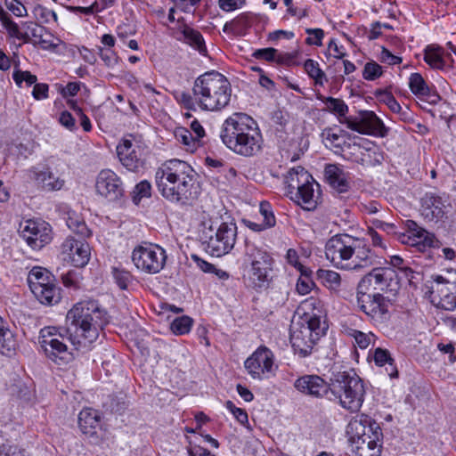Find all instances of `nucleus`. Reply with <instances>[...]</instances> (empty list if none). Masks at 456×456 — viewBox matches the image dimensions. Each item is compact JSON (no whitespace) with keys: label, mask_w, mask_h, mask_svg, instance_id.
<instances>
[{"label":"nucleus","mask_w":456,"mask_h":456,"mask_svg":"<svg viewBox=\"0 0 456 456\" xmlns=\"http://www.w3.org/2000/svg\"><path fill=\"white\" fill-rule=\"evenodd\" d=\"M117 154L121 164L130 171H137L144 162L142 149L134 140L124 138L117 146Z\"/></svg>","instance_id":"21"},{"label":"nucleus","mask_w":456,"mask_h":456,"mask_svg":"<svg viewBox=\"0 0 456 456\" xmlns=\"http://www.w3.org/2000/svg\"><path fill=\"white\" fill-rule=\"evenodd\" d=\"M321 136L326 146L339 147L341 144L339 134L335 133L331 127L325 128L322 132Z\"/></svg>","instance_id":"49"},{"label":"nucleus","mask_w":456,"mask_h":456,"mask_svg":"<svg viewBox=\"0 0 456 456\" xmlns=\"http://www.w3.org/2000/svg\"><path fill=\"white\" fill-rule=\"evenodd\" d=\"M32 95L37 100L45 99L48 96V85L41 83L35 84Z\"/></svg>","instance_id":"62"},{"label":"nucleus","mask_w":456,"mask_h":456,"mask_svg":"<svg viewBox=\"0 0 456 456\" xmlns=\"http://www.w3.org/2000/svg\"><path fill=\"white\" fill-rule=\"evenodd\" d=\"M4 28L7 30L8 34L15 38L21 39L24 42H28L29 40V35L28 33H21L20 31L19 26L17 23H15L11 17L6 19L4 21L2 22Z\"/></svg>","instance_id":"46"},{"label":"nucleus","mask_w":456,"mask_h":456,"mask_svg":"<svg viewBox=\"0 0 456 456\" xmlns=\"http://www.w3.org/2000/svg\"><path fill=\"white\" fill-rule=\"evenodd\" d=\"M78 425L84 434H91L100 425V415L97 411L86 408L78 415Z\"/></svg>","instance_id":"31"},{"label":"nucleus","mask_w":456,"mask_h":456,"mask_svg":"<svg viewBox=\"0 0 456 456\" xmlns=\"http://www.w3.org/2000/svg\"><path fill=\"white\" fill-rule=\"evenodd\" d=\"M373 357L378 366H386L390 361H393L390 353L379 347L375 350Z\"/></svg>","instance_id":"56"},{"label":"nucleus","mask_w":456,"mask_h":456,"mask_svg":"<svg viewBox=\"0 0 456 456\" xmlns=\"http://www.w3.org/2000/svg\"><path fill=\"white\" fill-rule=\"evenodd\" d=\"M320 277L322 279L324 285L330 290H338L341 285V276L335 271L322 270Z\"/></svg>","instance_id":"42"},{"label":"nucleus","mask_w":456,"mask_h":456,"mask_svg":"<svg viewBox=\"0 0 456 456\" xmlns=\"http://www.w3.org/2000/svg\"><path fill=\"white\" fill-rule=\"evenodd\" d=\"M112 273L118 287L122 289H126L131 281L130 273L125 270H121L116 267L113 268Z\"/></svg>","instance_id":"53"},{"label":"nucleus","mask_w":456,"mask_h":456,"mask_svg":"<svg viewBox=\"0 0 456 456\" xmlns=\"http://www.w3.org/2000/svg\"><path fill=\"white\" fill-rule=\"evenodd\" d=\"M379 60L382 62H386L389 65H395L402 62V58L396 55H394L390 51H388L387 48L382 47V50L380 52Z\"/></svg>","instance_id":"58"},{"label":"nucleus","mask_w":456,"mask_h":456,"mask_svg":"<svg viewBox=\"0 0 456 456\" xmlns=\"http://www.w3.org/2000/svg\"><path fill=\"white\" fill-rule=\"evenodd\" d=\"M290 343L296 354L301 357L309 355L314 345L325 333L321 318L316 314H305L292 322Z\"/></svg>","instance_id":"9"},{"label":"nucleus","mask_w":456,"mask_h":456,"mask_svg":"<svg viewBox=\"0 0 456 456\" xmlns=\"http://www.w3.org/2000/svg\"><path fill=\"white\" fill-rule=\"evenodd\" d=\"M71 108L75 111L76 115L79 118L80 124L86 132H89L92 129L91 122L88 117L77 107L74 102L71 103Z\"/></svg>","instance_id":"59"},{"label":"nucleus","mask_w":456,"mask_h":456,"mask_svg":"<svg viewBox=\"0 0 456 456\" xmlns=\"http://www.w3.org/2000/svg\"><path fill=\"white\" fill-rule=\"evenodd\" d=\"M27 175L47 191H58L64 185V180L55 178L49 167H32L27 170Z\"/></svg>","instance_id":"23"},{"label":"nucleus","mask_w":456,"mask_h":456,"mask_svg":"<svg viewBox=\"0 0 456 456\" xmlns=\"http://www.w3.org/2000/svg\"><path fill=\"white\" fill-rule=\"evenodd\" d=\"M317 99L325 104V110L337 116L340 124L346 125L347 128L362 134H369L384 137L387 129L382 120L370 110L361 111L358 117H346L348 106L339 98L326 97L322 94Z\"/></svg>","instance_id":"6"},{"label":"nucleus","mask_w":456,"mask_h":456,"mask_svg":"<svg viewBox=\"0 0 456 456\" xmlns=\"http://www.w3.org/2000/svg\"><path fill=\"white\" fill-rule=\"evenodd\" d=\"M285 193L298 206L305 210H314L317 207L319 194L314 187H319L313 176L303 167L290 168L285 177Z\"/></svg>","instance_id":"8"},{"label":"nucleus","mask_w":456,"mask_h":456,"mask_svg":"<svg viewBox=\"0 0 456 456\" xmlns=\"http://www.w3.org/2000/svg\"><path fill=\"white\" fill-rule=\"evenodd\" d=\"M446 206L441 197L427 193L422 199L421 215L430 222H437L445 215Z\"/></svg>","instance_id":"25"},{"label":"nucleus","mask_w":456,"mask_h":456,"mask_svg":"<svg viewBox=\"0 0 456 456\" xmlns=\"http://www.w3.org/2000/svg\"><path fill=\"white\" fill-rule=\"evenodd\" d=\"M99 54L108 67H114L118 63V55L112 49L99 47Z\"/></svg>","instance_id":"55"},{"label":"nucleus","mask_w":456,"mask_h":456,"mask_svg":"<svg viewBox=\"0 0 456 456\" xmlns=\"http://www.w3.org/2000/svg\"><path fill=\"white\" fill-rule=\"evenodd\" d=\"M12 78L18 86H20L22 82H26L28 86L36 84L37 78L35 75L29 71L16 70L12 74Z\"/></svg>","instance_id":"52"},{"label":"nucleus","mask_w":456,"mask_h":456,"mask_svg":"<svg viewBox=\"0 0 456 456\" xmlns=\"http://www.w3.org/2000/svg\"><path fill=\"white\" fill-rule=\"evenodd\" d=\"M274 355L266 346H259L244 362L245 369L251 378L263 379L273 372Z\"/></svg>","instance_id":"17"},{"label":"nucleus","mask_w":456,"mask_h":456,"mask_svg":"<svg viewBox=\"0 0 456 456\" xmlns=\"http://www.w3.org/2000/svg\"><path fill=\"white\" fill-rule=\"evenodd\" d=\"M28 282L30 289L34 290L36 286H45L46 282H53V281L46 269L36 266L28 273Z\"/></svg>","instance_id":"34"},{"label":"nucleus","mask_w":456,"mask_h":456,"mask_svg":"<svg viewBox=\"0 0 456 456\" xmlns=\"http://www.w3.org/2000/svg\"><path fill=\"white\" fill-rule=\"evenodd\" d=\"M192 323L193 320L191 317L183 315L175 318L171 322L170 329L175 335H184L190 332Z\"/></svg>","instance_id":"39"},{"label":"nucleus","mask_w":456,"mask_h":456,"mask_svg":"<svg viewBox=\"0 0 456 456\" xmlns=\"http://www.w3.org/2000/svg\"><path fill=\"white\" fill-rule=\"evenodd\" d=\"M237 237V226L234 223H222L214 232L212 225L204 224L201 232V241L204 249L216 257L228 254L234 247Z\"/></svg>","instance_id":"11"},{"label":"nucleus","mask_w":456,"mask_h":456,"mask_svg":"<svg viewBox=\"0 0 456 456\" xmlns=\"http://www.w3.org/2000/svg\"><path fill=\"white\" fill-rule=\"evenodd\" d=\"M39 345L45 356L58 365H64L74 359V354L64 343V336L55 327L41 330Z\"/></svg>","instance_id":"12"},{"label":"nucleus","mask_w":456,"mask_h":456,"mask_svg":"<svg viewBox=\"0 0 456 456\" xmlns=\"http://www.w3.org/2000/svg\"><path fill=\"white\" fill-rule=\"evenodd\" d=\"M346 433L350 442L364 440V442L373 440L378 436V441H382L383 433L379 425L370 416L362 414L354 418L347 425Z\"/></svg>","instance_id":"16"},{"label":"nucleus","mask_w":456,"mask_h":456,"mask_svg":"<svg viewBox=\"0 0 456 456\" xmlns=\"http://www.w3.org/2000/svg\"><path fill=\"white\" fill-rule=\"evenodd\" d=\"M174 135L176 141L183 146V149L186 151L192 153L202 145V143L195 138L191 131L185 127H176L174 131Z\"/></svg>","instance_id":"33"},{"label":"nucleus","mask_w":456,"mask_h":456,"mask_svg":"<svg viewBox=\"0 0 456 456\" xmlns=\"http://www.w3.org/2000/svg\"><path fill=\"white\" fill-rule=\"evenodd\" d=\"M325 179L329 184L339 192L346 191L348 183L343 170L334 164H329L324 169Z\"/></svg>","instance_id":"30"},{"label":"nucleus","mask_w":456,"mask_h":456,"mask_svg":"<svg viewBox=\"0 0 456 456\" xmlns=\"http://www.w3.org/2000/svg\"><path fill=\"white\" fill-rule=\"evenodd\" d=\"M260 214L264 218L263 224H255L254 230L261 231L275 225V217L268 202L264 201L260 203Z\"/></svg>","instance_id":"37"},{"label":"nucleus","mask_w":456,"mask_h":456,"mask_svg":"<svg viewBox=\"0 0 456 456\" xmlns=\"http://www.w3.org/2000/svg\"><path fill=\"white\" fill-rule=\"evenodd\" d=\"M21 227V236L34 249H40L52 240L50 225L42 221L27 220Z\"/></svg>","instance_id":"18"},{"label":"nucleus","mask_w":456,"mask_h":456,"mask_svg":"<svg viewBox=\"0 0 456 456\" xmlns=\"http://www.w3.org/2000/svg\"><path fill=\"white\" fill-rule=\"evenodd\" d=\"M4 4L16 17H25L28 15L27 8L19 0H4Z\"/></svg>","instance_id":"50"},{"label":"nucleus","mask_w":456,"mask_h":456,"mask_svg":"<svg viewBox=\"0 0 456 456\" xmlns=\"http://www.w3.org/2000/svg\"><path fill=\"white\" fill-rule=\"evenodd\" d=\"M373 440L364 442V440H355L350 442L352 452L354 456H380L382 449V441H378V436L372 438Z\"/></svg>","instance_id":"29"},{"label":"nucleus","mask_w":456,"mask_h":456,"mask_svg":"<svg viewBox=\"0 0 456 456\" xmlns=\"http://www.w3.org/2000/svg\"><path fill=\"white\" fill-rule=\"evenodd\" d=\"M325 255L335 267L346 271H363L375 263V255L365 240L346 233L327 241Z\"/></svg>","instance_id":"2"},{"label":"nucleus","mask_w":456,"mask_h":456,"mask_svg":"<svg viewBox=\"0 0 456 456\" xmlns=\"http://www.w3.org/2000/svg\"><path fill=\"white\" fill-rule=\"evenodd\" d=\"M286 259L288 264L295 267L300 273H306L308 272L309 268L305 267L299 262L298 254L295 249H288L286 254Z\"/></svg>","instance_id":"51"},{"label":"nucleus","mask_w":456,"mask_h":456,"mask_svg":"<svg viewBox=\"0 0 456 456\" xmlns=\"http://www.w3.org/2000/svg\"><path fill=\"white\" fill-rule=\"evenodd\" d=\"M67 225L73 232L81 236V238H86L91 235V232L82 217L75 212L68 213Z\"/></svg>","instance_id":"35"},{"label":"nucleus","mask_w":456,"mask_h":456,"mask_svg":"<svg viewBox=\"0 0 456 456\" xmlns=\"http://www.w3.org/2000/svg\"><path fill=\"white\" fill-rule=\"evenodd\" d=\"M273 258L265 249L253 244H247L244 265L247 269L249 285L255 289H265L269 286L273 269Z\"/></svg>","instance_id":"10"},{"label":"nucleus","mask_w":456,"mask_h":456,"mask_svg":"<svg viewBox=\"0 0 456 456\" xmlns=\"http://www.w3.org/2000/svg\"><path fill=\"white\" fill-rule=\"evenodd\" d=\"M305 32L310 36L305 42L308 45H322L324 32L322 28H306Z\"/></svg>","instance_id":"54"},{"label":"nucleus","mask_w":456,"mask_h":456,"mask_svg":"<svg viewBox=\"0 0 456 456\" xmlns=\"http://www.w3.org/2000/svg\"><path fill=\"white\" fill-rule=\"evenodd\" d=\"M95 189L99 195L110 201L118 200L124 192L121 179L110 169H103L98 174Z\"/></svg>","instance_id":"20"},{"label":"nucleus","mask_w":456,"mask_h":456,"mask_svg":"<svg viewBox=\"0 0 456 456\" xmlns=\"http://www.w3.org/2000/svg\"><path fill=\"white\" fill-rule=\"evenodd\" d=\"M178 24L177 33L179 36L176 37V38L195 48L200 53L206 55L207 48L202 35L199 31L183 23L181 20H178Z\"/></svg>","instance_id":"26"},{"label":"nucleus","mask_w":456,"mask_h":456,"mask_svg":"<svg viewBox=\"0 0 456 456\" xmlns=\"http://www.w3.org/2000/svg\"><path fill=\"white\" fill-rule=\"evenodd\" d=\"M151 185L147 180H143L137 183L133 191V201L134 204H139L142 198L151 197Z\"/></svg>","instance_id":"44"},{"label":"nucleus","mask_w":456,"mask_h":456,"mask_svg":"<svg viewBox=\"0 0 456 456\" xmlns=\"http://www.w3.org/2000/svg\"><path fill=\"white\" fill-rule=\"evenodd\" d=\"M223 142L235 153L250 157L262 149L263 138L256 122L244 113H233L222 126Z\"/></svg>","instance_id":"3"},{"label":"nucleus","mask_w":456,"mask_h":456,"mask_svg":"<svg viewBox=\"0 0 456 456\" xmlns=\"http://www.w3.org/2000/svg\"><path fill=\"white\" fill-rule=\"evenodd\" d=\"M424 60L428 65L435 69H442L444 65L442 53L438 49L428 48L425 51Z\"/></svg>","instance_id":"45"},{"label":"nucleus","mask_w":456,"mask_h":456,"mask_svg":"<svg viewBox=\"0 0 456 456\" xmlns=\"http://www.w3.org/2000/svg\"><path fill=\"white\" fill-rule=\"evenodd\" d=\"M330 392L339 405L352 412H358L364 402L365 387L362 380L354 372L338 371L330 379ZM332 400V397H329Z\"/></svg>","instance_id":"7"},{"label":"nucleus","mask_w":456,"mask_h":456,"mask_svg":"<svg viewBox=\"0 0 456 456\" xmlns=\"http://www.w3.org/2000/svg\"><path fill=\"white\" fill-rule=\"evenodd\" d=\"M167 256L165 250L156 244L144 243L137 246L132 253L134 265L149 273H157L163 269Z\"/></svg>","instance_id":"13"},{"label":"nucleus","mask_w":456,"mask_h":456,"mask_svg":"<svg viewBox=\"0 0 456 456\" xmlns=\"http://www.w3.org/2000/svg\"><path fill=\"white\" fill-rule=\"evenodd\" d=\"M27 28L31 36L36 38V42L43 49H55L59 45V43L53 42V36L47 33L44 27L30 22Z\"/></svg>","instance_id":"32"},{"label":"nucleus","mask_w":456,"mask_h":456,"mask_svg":"<svg viewBox=\"0 0 456 456\" xmlns=\"http://www.w3.org/2000/svg\"><path fill=\"white\" fill-rule=\"evenodd\" d=\"M305 69L310 77L314 79L316 85L323 86L326 81L325 73L320 69L318 62L308 59L305 62Z\"/></svg>","instance_id":"40"},{"label":"nucleus","mask_w":456,"mask_h":456,"mask_svg":"<svg viewBox=\"0 0 456 456\" xmlns=\"http://www.w3.org/2000/svg\"><path fill=\"white\" fill-rule=\"evenodd\" d=\"M59 121L63 126H65L69 130L72 131L76 128V120L72 117V115L68 111H63L61 113Z\"/></svg>","instance_id":"61"},{"label":"nucleus","mask_w":456,"mask_h":456,"mask_svg":"<svg viewBox=\"0 0 456 456\" xmlns=\"http://www.w3.org/2000/svg\"><path fill=\"white\" fill-rule=\"evenodd\" d=\"M409 235L403 234L401 241L404 244L431 246L433 243L432 235L423 228H420L413 221H410Z\"/></svg>","instance_id":"27"},{"label":"nucleus","mask_w":456,"mask_h":456,"mask_svg":"<svg viewBox=\"0 0 456 456\" xmlns=\"http://www.w3.org/2000/svg\"><path fill=\"white\" fill-rule=\"evenodd\" d=\"M0 456H24L23 452L14 445H3L0 448Z\"/></svg>","instance_id":"64"},{"label":"nucleus","mask_w":456,"mask_h":456,"mask_svg":"<svg viewBox=\"0 0 456 456\" xmlns=\"http://www.w3.org/2000/svg\"><path fill=\"white\" fill-rule=\"evenodd\" d=\"M190 130L191 131L192 134L195 136V138L202 143V139L205 136V130L201 124L198 120H193L191 123Z\"/></svg>","instance_id":"63"},{"label":"nucleus","mask_w":456,"mask_h":456,"mask_svg":"<svg viewBox=\"0 0 456 456\" xmlns=\"http://www.w3.org/2000/svg\"><path fill=\"white\" fill-rule=\"evenodd\" d=\"M31 291L44 305H55L61 298V289L53 282H46L45 286H36V289Z\"/></svg>","instance_id":"28"},{"label":"nucleus","mask_w":456,"mask_h":456,"mask_svg":"<svg viewBox=\"0 0 456 456\" xmlns=\"http://www.w3.org/2000/svg\"><path fill=\"white\" fill-rule=\"evenodd\" d=\"M66 334L76 350L87 351L99 338L100 330L109 322L107 312L98 301L81 300L67 313Z\"/></svg>","instance_id":"1"},{"label":"nucleus","mask_w":456,"mask_h":456,"mask_svg":"<svg viewBox=\"0 0 456 456\" xmlns=\"http://www.w3.org/2000/svg\"><path fill=\"white\" fill-rule=\"evenodd\" d=\"M225 405L240 424H245L248 422V419L246 411L236 407L231 401H227Z\"/></svg>","instance_id":"57"},{"label":"nucleus","mask_w":456,"mask_h":456,"mask_svg":"<svg viewBox=\"0 0 456 456\" xmlns=\"http://www.w3.org/2000/svg\"><path fill=\"white\" fill-rule=\"evenodd\" d=\"M16 347V341L10 330L7 328L3 329L0 332V353L6 355H11Z\"/></svg>","instance_id":"38"},{"label":"nucleus","mask_w":456,"mask_h":456,"mask_svg":"<svg viewBox=\"0 0 456 456\" xmlns=\"http://www.w3.org/2000/svg\"><path fill=\"white\" fill-rule=\"evenodd\" d=\"M330 382H326L318 375H304L297 379L294 387L305 395L322 398L330 392Z\"/></svg>","instance_id":"22"},{"label":"nucleus","mask_w":456,"mask_h":456,"mask_svg":"<svg viewBox=\"0 0 456 456\" xmlns=\"http://www.w3.org/2000/svg\"><path fill=\"white\" fill-rule=\"evenodd\" d=\"M351 335L352 337H354L356 345L361 349L367 348L370 345V343L373 342L375 339V335L372 334L371 332L363 333L360 330H353Z\"/></svg>","instance_id":"48"},{"label":"nucleus","mask_w":456,"mask_h":456,"mask_svg":"<svg viewBox=\"0 0 456 456\" xmlns=\"http://www.w3.org/2000/svg\"><path fill=\"white\" fill-rule=\"evenodd\" d=\"M252 56L267 61H276L279 63H283L286 61V55L278 54L277 50L272 47L256 50Z\"/></svg>","instance_id":"41"},{"label":"nucleus","mask_w":456,"mask_h":456,"mask_svg":"<svg viewBox=\"0 0 456 456\" xmlns=\"http://www.w3.org/2000/svg\"><path fill=\"white\" fill-rule=\"evenodd\" d=\"M312 273L313 272L311 269H308L306 273H300V277L298 278L296 285V289L298 294L302 296L306 295L314 287V282L311 278Z\"/></svg>","instance_id":"43"},{"label":"nucleus","mask_w":456,"mask_h":456,"mask_svg":"<svg viewBox=\"0 0 456 456\" xmlns=\"http://www.w3.org/2000/svg\"><path fill=\"white\" fill-rule=\"evenodd\" d=\"M409 87L415 95H429L430 88L419 73H412L409 78Z\"/></svg>","instance_id":"36"},{"label":"nucleus","mask_w":456,"mask_h":456,"mask_svg":"<svg viewBox=\"0 0 456 456\" xmlns=\"http://www.w3.org/2000/svg\"><path fill=\"white\" fill-rule=\"evenodd\" d=\"M90 255V247L83 240L68 237L61 245L63 260L76 267H84L88 263Z\"/></svg>","instance_id":"19"},{"label":"nucleus","mask_w":456,"mask_h":456,"mask_svg":"<svg viewBox=\"0 0 456 456\" xmlns=\"http://www.w3.org/2000/svg\"><path fill=\"white\" fill-rule=\"evenodd\" d=\"M382 75V67L375 61H369L365 64L362 77L366 80H375Z\"/></svg>","instance_id":"47"},{"label":"nucleus","mask_w":456,"mask_h":456,"mask_svg":"<svg viewBox=\"0 0 456 456\" xmlns=\"http://www.w3.org/2000/svg\"><path fill=\"white\" fill-rule=\"evenodd\" d=\"M356 298L358 307L374 322H383L387 319L390 303L383 295H370L359 290Z\"/></svg>","instance_id":"15"},{"label":"nucleus","mask_w":456,"mask_h":456,"mask_svg":"<svg viewBox=\"0 0 456 456\" xmlns=\"http://www.w3.org/2000/svg\"><path fill=\"white\" fill-rule=\"evenodd\" d=\"M367 278L370 282L373 283L375 289L394 292L399 288L395 273L391 268L374 269Z\"/></svg>","instance_id":"24"},{"label":"nucleus","mask_w":456,"mask_h":456,"mask_svg":"<svg viewBox=\"0 0 456 456\" xmlns=\"http://www.w3.org/2000/svg\"><path fill=\"white\" fill-rule=\"evenodd\" d=\"M192 94L200 109L218 111L229 104L232 88L230 82L223 74L209 71L195 79Z\"/></svg>","instance_id":"5"},{"label":"nucleus","mask_w":456,"mask_h":456,"mask_svg":"<svg viewBox=\"0 0 456 456\" xmlns=\"http://www.w3.org/2000/svg\"><path fill=\"white\" fill-rule=\"evenodd\" d=\"M193 177L191 167L176 159L164 162L155 173L159 191L171 202H184L192 198Z\"/></svg>","instance_id":"4"},{"label":"nucleus","mask_w":456,"mask_h":456,"mask_svg":"<svg viewBox=\"0 0 456 456\" xmlns=\"http://www.w3.org/2000/svg\"><path fill=\"white\" fill-rule=\"evenodd\" d=\"M431 287L433 301L437 299V306L447 311L456 309V271L448 270L434 278Z\"/></svg>","instance_id":"14"},{"label":"nucleus","mask_w":456,"mask_h":456,"mask_svg":"<svg viewBox=\"0 0 456 456\" xmlns=\"http://www.w3.org/2000/svg\"><path fill=\"white\" fill-rule=\"evenodd\" d=\"M218 3L223 11L232 12L240 8L245 4V0H219Z\"/></svg>","instance_id":"60"}]
</instances>
